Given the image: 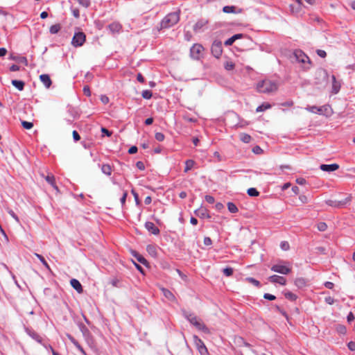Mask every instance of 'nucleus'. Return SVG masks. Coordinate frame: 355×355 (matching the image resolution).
<instances>
[{
  "mask_svg": "<svg viewBox=\"0 0 355 355\" xmlns=\"http://www.w3.org/2000/svg\"><path fill=\"white\" fill-rule=\"evenodd\" d=\"M132 254L139 263H141L144 265H147V263H148L147 260L142 255L139 254L137 252L132 250Z\"/></svg>",
  "mask_w": 355,
  "mask_h": 355,
  "instance_id": "nucleus-22",
  "label": "nucleus"
},
{
  "mask_svg": "<svg viewBox=\"0 0 355 355\" xmlns=\"http://www.w3.org/2000/svg\"><path fill=\"white\" fill-rule=\"evenodd\" d=\"M293 54L298 62L306 63L308 62L311 63L309 58L300 49L295 50Z\"/></svg>",
  "mask_w": 355,
  "mask_h": 355,
  "instance_id": "nucleus-7",
  "label": "nucleus"
},
{
  "mask_svg": "<svg viewBox=\"0 0 355 355\" xmlns=\"http://www.w3.org/2000/svg\"><path fill=\"white\" fill-rule=\"evenodd\" d=\"M195 162L192 159H187L185 162V168H184V172L187 173L189 171H190L194 166Z\"/></svg>",
  "mask_w": 355,
  "mask_h": 355,
  "instance_id": "nucleus-32",
  "label": "nucleus"
},
{
  "mask_svg": "<svg viewBox=\"0 0 355 355\" xmlns=\"http://www.w3.org/2000/svg\"><path fill=\"white\" fill-rule=\"evenodd\" d=\"M204 50L203 46L200 44H193L190 49V55L193 59L199 60Z\"/></svg>",
  "mask_w": 355,
  "mask_h": 355,
  "instance_id": "nucleus-4",
  "label": "nucleus"
},
{
  "mask_svg": "<svg viewBox=\"0 0 355 355\" xmlns=\"http://www.w3.org/2000/svg\"><path fill=\"white\" fill-rule=\"evenodd\" d=\"M153 93L150 90H144L141 93V96L145 99H150L152 97Z\"/></svg>",
  "mask_w": 355,
  "mask_h": 355,
  "instance_id": "nucleus-42",
  "label": "nucleus"
},
{
  "mask_svg": "<svg viewBox=\"0 0 355 355\" xmlns=\"http://www.w3.org/2000/svg\"><path fill=\"white\" fill-rule=\"evenodd\" d=\"M347 346L351 351H355V342L350 341Z\"/></svg>",
  "mask_w": 355,
  "mask_h": 355,
  "instance_id": "nucleus-64",
  "label": "nucleus"
},
{
  "mask_svg": "<svg viewBox=\"0 0 355 355\" xmlns=\"http://www.w3.org/2000/svg\"><path fill=\"white\" fill-rule=\"evenodd\" d=\"M271 270L282 275H287L291 271V268L286 265L275 264L271 267Z\"/></svg>",
  "mask_w": 355,
  "mask_h": 355,
  "instance_id": "nucleus-6",
  "label": "nucleus"
},
{
  "mask_svg": "<svg viewBox=\"0 0 355 355\" xmlns=\"http://www.w3.org/2000/svg\"><path fill=\"white\" fill-rule=\"evenodd\" d=\"M145 227L148 232H151L154 235H158L159 234V230L152 222H146Z\"/></svg>",
  "mask_w": 355,
  "mask_h": 355,
  "instance_id": "nucleus-12",
  "label": "nucleus"
},
{
  "mask_svg": "<svg viewBox=\"0 0 355 355\" xmlns=\"http://www.w3.org/2000/svg\"><path fill=\"white\" fill-rule=\"evenodd\" d=\"M236 7L234 6H225L223 8V11L225 13L235 12Z\"/></svg>",
  "mask_w": 355,
  "mask_h": 355,
  "instance_id": "nucleus-39",
  "label": "nucleus"
},
{
  "mask_svg": "<svg viewBox=\"0 0 355 355\" xmlns=\"http://www.w3.org/2000/svg\"><path fill=\"white\" fill-rule=\"evenodd\" d=\"M337 331L340 333V334H345L346 332V328L345 326L343 325H338V327H337Z\"/></svg>",
  "mask_w": 355,
  "mask_h": 355,
  "instance_id": "nucleus-58",
  "label": "nucleus"
},
{
  "mask_svg": "<svg viewBox=\"0 0 355 355\" xmlns=\"http://www.w3.org/2000/svg\"><path fill=\"white\" fill-rule=\"evenodd\" d=\"M138 150V148L137 146H131L129 150H128V153L130 154H135L137 152Z\"/></svg>",
  "mask_w": 355,
  "mask_h": 355,
  "instance_id": "nucleus-62",
  "label": "nucleus"
},
{
  "mask_svg": "<svg viewBox=\"0 0 355 355\" xmlns=\"http://www.w3.org/2000/svg\"><path fill=\"white\" fill-rule=\"evenodd\" d=\"M26 332L27 334L31 336L33 340L37 341V343L42 344V337L34 330L27 328L26 329Z\"/></svg>",
  "mask_w": 355,
  "mask_h": 355,
  "instance_id": "nucleus-14",
  "label": "nucleus"
},
{
  "mask_svg": "<svg viewBox=\"0 0 355 355\" xmlns=\"http://www.w3.org/2000/svg\"><path fill=\"white\" fill-rule=\"evenodd\" d=\"M317 227L319 231L324 232L327 229V225L324 222H320Z\"/></svg>",
  "mask_w": 355,
  "mask_h": 355,
  "instance_id": "nucleus-46",
  "label": "nucleus"
},
{
  "mask_svg": "<svg viewBox=\"0 0 355 355\" xmlns=\"http://www.w3.org/2000/svg\"><path fill=\"white\" fill-rule=\"evenodd\" d=\"M148 252L152 256V257H156L157 256V251L155 246L152 245H148L146 248Z\"/></svg>",
  "mask_w": 355,
  "mask_h": 355,
  "instance_id": "nucleus-37",
  "label": "nucleus"
},
{
  "mask_svg": "<svg viewBox=\"0 0 355 355\" xmlns=\"http://www.w3.org/2000/svg\"><path fill=\"white\" fill-rule=\"evenodd\" d=\"M284 296L286 299L291 300V301H295L297 299V295L292 292L287 291L284 293Z\"/></svg>",
  "mask_w": 355,
  "mask_h": 355,
  "instance_id": "nucleus-36",
  "label": "nucleus"
},
{
  "mask_svg": "<svg viewBox=\"0 0 355 355\" xmlns=\"http://www.w3.org/2000/svg\"><path fill=\"white\" fill-rule=\"evenodd\" d=\"M203 243L205 245H211L212 244V241L209 237L205 236L204 238Z\"/></svg>",
  "mask_w": 355,
  "mask_h": 355,
  "instance_id": "nucleus-56",
  "label": "nucleus"
},
{
  "mask_svg": "<svg viewBox=\"0 0 355 355\" xmlns=\"http://www.w3.org/2000/svg\"><path fill=\"white\" fill-rule=\"evenodd\" d=\"M8 213L17 222L19 223V219L18 216L15 214V212L10 209H8Z\"/></svg>",
  "mask_w": 355,
  "mask_h": 355,
  "instance_id": "nucleus-49",
  "label": "nucleus"
},
{
  "mask_svg": "<svg viewBox=\"0 0 355 355\" xmlns=\"http://www.w3.org/2000/svg\"><path fill=\"white\" fill-rule=\"evenodd\" d=\"M83 92H84V94L87 96H89L91 95V92H90V89H89V86L85 85L83 87Z\"/></svg>",
  "mask_w": 355,
  "mask_h": 355,
  "instance_id": "nucleus-59",
  "label": "nucleus"
},
{
  "mask_svg": "<svg viewBox=\"0 0 355 355\" xmlns=\"http://www.w3.org/2000/svg\"><path fill=\"white\" fill-rule=\"evenodd\" d=\"M86 36L83 32L76 33L72 38L71 44L75 47H79L83 45L85 42Z\"/></svg>",
  "mask_w": 355,
  "mask_h": 355,
  "instance_id": "nucleus-3",
  "label": "nucleus"
},
{
  "mask_svg": "<svg viewBox=\"0 0 355 355\" xmlns=\"http://www.w3.org/2000/svg\"><path fill=\"white\" fill-rule=\"evenodd\" d=\"M162 291L164 297L168 300L171 302H175L176 300L175 295L169 290L162 288Z\"/></svg>",
  "mask_w": 355,
  "mask_h": 355,
  "instance_id": "nucleus-21",
  "label": "nucleus"
},
{
  "mask_svg": "<svg viewBox=\"0 0 355 355\" xmlns=\"http://www.w3.org/2000/svg\"><path fill=\"white\" fill-rule=\"evenodd\" d=\"M80 5L85 8H88L90 6V0H78Z\"/></svg>",
  "mask_w": 355,
  "mask_h": 355,
  "instance_id": "nucleus-47",
  "label": "nucleus"
},
{
  "mask_svg": "<svg viewBox=\"0 0 355 355\" xmlns=\"http://www.w3.org/2000/svg\"><path fill=\"white\" fill-rule=\"evenodd\" d=\"M234 343L238 347L245 346L250 347L251 345L248 343L245 342V340L241 336H236L234 338Z\"/></svg>",
  "mask_w": 355,
  "mask_h": 355,
  "instance_id": "nucleus-20",
  "label": "nucleus"
},
{
  "mask_svg": "<svg viewBox=\"0 0 355 355\" xmlns=\"http://www.w3.org/2000/svg\"><path fill=\"white\" fill-rule=\"evenodd\" d=\"M280 247L283 250H288L289 249V243L287 241H282Z\"/></svg>",
  "mask_w": 355,
  "mask_h": 355,
  "instance_id": "nucleus-51",
  "label": "nucleus"
},
{
  "mask_svg": "<svg viewBox=\"0 0 355 355\" xmlns=\"http://www.w3.org/2000/svg\"><path fill=\"white\" fill-rule=\"evenodd\" d=\"M320 168L326 172H332L335 171L339 168V165L337 164H321L320 166Z\"/></svg>",
  "mask_w": 355,
  "mask_h": 355,
  "instance_id": "nucleus-13",
  "label": "nucleus"
},
{
  "mask_svg": "<svg viewBox=\"0 0 355 355\" xmlns=\"http://www.w3.org/2000/svg\"><path fill=\"white\" fill-rule=\"evenodd\" d=\"M136 166L141 171H143L145 169V166H144V162H142L141 161H138L137 163H136Z\"/></svg>",
  "mask_w": 355,
  "mask_h": 355,
  "instance_id": "nucleus-55",
  "label": "nucleus"
},
{
  "mask_svg": "<svg viewBox=\"0 0 355 355\" xmlns=\"http://www.w3.org/2000/svg\"><path fill=\"white\" fill-rule=\"evenodd\" d=\"M73 138L75 141H78L80 139V136L76 130H73L72 132Z\"/></svg>",
  "mask_w": 355,
  "mask_h": 355,
  "instance_id": "nucleus-52",
  "label": "nucleus"
},
{
  "mask_svg": "<svg viewBox=\"0 0 355 355\" xmlns=\"http://www.w3.org/2000/svg\"><path fill=\"white\" fill-rule=\"evenodd\" d=\"M180 20L179 12H173L168 14L161 21L160 28H168L176 24Z\"/></svg>",
  "mask_w": 355,
  "mask_h": 355,
  "instance_id": "nucleus-2",
  "label": "nucleus"
},
{
  "mask_svg": "<svg viewBox=\"0 0 355 355\" xmlns=\"http://www.w3.org/2000/svg\"><path fill=\"white\" fill-rule=\"evenodd\" d=\"M101 171L107 175H110L112 174L111 166L107 164H103L101 166Z\"/></svg>",
  "mask_w": 355,
  "mask_h": 355,
  "instance_id": "nucleus-29",
  "label": "nucleus"
},
{
  "mask_svg": "<svg viewBox=\"0 0 355 355\" xmlns=\"http://www.w3.org/2000/svg\"><path fill=\"white\" fill-rule=\"evenodd\" d=\"M234 270L231 267H227L223 270V274L227 277H230L233 275Z\"/></svg>",
  "mask_w": 355,
  "mask_h": 355,
  "instance_id": "nucleus-43",
  "label": "nucleus"
},
{
  "mask_svg": "<svg viewBox=\"0 0 355 355\" xmlns=\"http://www.w3.org/2000/svg\"><path fill=\"white\" fill-rule=\"evenodd\" d=\"M328 109L327 106H322V107H317L315 105L313 106H307L306 107V110H308L310 112L313 113H318L320 114H323L324 111H327Z\"/></svg>",
  "mask_w": 355,
  "mask_h": 355,
  "instance_id": "nucleus-11",
  "label": "nucleus"
},
{
  "mask_svg": "<svg viewBox=\"0 0 355 355\" xmlns=\"http://www.w3.org/2000/svg\"><path fill=\"white\" fill-rule=\"evenodd\" d=\"M227 209L230 212L233 213V214L236 213L239 211L236 205L232 202H229L227 203Z\"/></svg>",
  "mask_w": 355,
  "mask_h": 355,
  "instance_id": "nucleus-34",
  "label": "nucleus"
},
{
  "mask_svg": "<svg viewBox=\"0 0 355 355\" xmlns=\"http://www.w3.org/2000/svg\"><path fill=\"white\" fill-rule=\"evenodd\" d=\"M208 21L205 19H199L193 26V31L196 33H199L200 31H203V28L206 26L207 24Z\"/></svg>",
  "mask_w": 355,
  "mask_h": 355,
  "instance_id": "nucleus-10",
  "label": "nucleus"
},
{
  "mask_svg": "<svg viewBox=\"0 0 355 355\" xmlns=\"http://www.w3.org/2000/svg\"><path fill=\"white\" fill-rule=\"evenodd\" d=\"M193 339L200 353L202 355L207 354V349L204 343L197 336H193Z\"/></svg>",
  "mask_w": 355,
  "mask_h": 355,
  "instance_id": "nucleus-9",
  "label": "nucleus"
},
{
  "mask_svg": "<svg viewBox=\"0 0 355 355\" xmlns=\"http://www.w3.org/2000/svg\"><path fill=\"white\" fill-rule=\"evenodd\" d=\"M268 279L272 283H277L281 285H285L286 282V280L284 277H281L276 275L269 277Z\"/></svg>",
  "mask_w": 355,
  "mask_h": 355,
  "instance_id": "nucleus-15",
  "label": "nucleus"
},
{
  "mask_svg": "<svg viewBox=\"0 0 355 355\" xmlns=\"http://www.w3.org/2000/svg\"><path fill=\"white\" fill-rule=\"evenodd\" d=\"M41 82L46 88H49L52 84L50 76L48 74H42L40 76Z\"/></svg>",
  "mask_w": 355,
  "mask_h": 355,
  "instance_id": "nucleus-18",
  "label": "nucleus"
},
{
  "mask_svg": "<svg viewBox=\"0 0 355 355\" xmlns=\"http://www.w3.org/2000/svg\"><path fill=\"white\" fill-rule=\"evenodd\" d=\"M12 85L19 91H22L24 88L25 83L22 80H12Z\"/></svg>",
  "mask_w": 355,
  "mask_h": 355,
  "instance_id": "nucleus-23",
  "label": "nucleus"
},
{
  "mask_svg": "<svg viewBox=\"0 0 355 355\" xmlns=\"http://www.w3.org/2000/svg\"><path fill=\"white\" fill-rule=\"evenodd\" d=\"M205 200L209 204H213L215 201L214 198L209 195L205 196Z\"/></svg>",
  "mask_w": 355,
  "mask_h": 355,
  "instance_id": "nucleus-54",
  "label": "nucleus"
},
{
  "mask_svg": "<svg viewBox=\"0 0 355 355\" xmlns=\"http://www.w3.org/2000/svg\"><path fill=\"white\" fill-rule=\"evenodd\" d=\"M234 42H235V40L234 39L233 36H232L230 38H229L228 40H227L225 42V46H231Z\"/></svg>",
  "mask_w": 355,
  "mask_h": 355,
  "instance_id": "nucleus-57",
  "label": "nucleus"
},
{
  "mask_svg": "<svg viewBox=\"0 0 355 355\" xmlns=\"http://www.w3.org/2000/svg\"><path fill=\"white\" fill-rule=\"evenodd\" d=\"M317 54L321 58H325L327 55L326 52L324 50L318 49L316 51Z\"/></svg>",
  "mask_w": 355,
  "mask_h": 355,
  "instance_id": "nucleus-61",
  "label": "nucleus"
},
{
  "mask_svg": "<svg viewBox=\"0 0 355 355\" xmlns=\"http://www.w3.org/2000/svg\"><path fill=\"white\" fill-rule=\"evenodd\" d=\"M234 64L231 62V61H227L225 64H224V67L226 70H228V71H230V70H232L234 69Z\"/></svg>",
  "mask_w": 355,
  "mask_h": 355,
  "instance_id": "nucleus-45",
  "label": "nucleus"
},
{
  "mask_svg": "<svg viewBox=\"0 0 355 355\" xmlns=\"http://www.w3.org/2000/svg\"><path fill=\"white\" fill-rule=\"evenodd\" d=\"M60 28H61V26L60 24H54L50 27L49 31L51 34H56L59 32V31L60 30Z\"/></svg>",
  "mask_w": 355,
  "mask_h": 355,
  "instance_id": "nucleus-38",
  "label": "nucleus"
},
{
  "mask_svg": "<svg viewBox=\"0 0 355 355\" xmlns=\"http://www.w3.org/2000/svg\"><path fill=\"white\" fill-rule=\"evenodd\" d=\"M101 132L107 137H110L112 135V132L108 130L107 128L104 127L101 128Z\"/></svg>",
  "mask_w": 355,
  "mask_h": 355,
  "instance_id": "nucleus-53",
  "label": "nucleus"
},
{
  "mask_svg": "<svg viewBox=\"0 0 355 355\" xmlns=\"http://www.w3.org/2000/svg\"><path fill=\"white\" fill-rule=\"evenodd\" d=\"M35 256L40 259V261L42 262V263L44 266L46 268L50 269L49 265L41 254L35 253Z\"/></svg>",
  "mask_w": 355,
  "mask_h": 355,
  "instance_id": "nucleus-41",
  "label": "nucleus"
},
{
  "mask_svg": "<svg viewBox=\"0 0 355 355\" xmlns=\"http://www.w3.org/2000/svg\"><path fill=\"white\" fill-rule=\"evenodd\" d=\"M245 281L248 282V283H250V284H253L254 286H255L257 287H259L261 286L260 282L258 280H257L254 278H253V277H246L245 279Z\"/></svg>",
  "mask_w": 355,
  "mask_h": 355,
  "instance_id": "nucleus-35",
  "label": "nucleus"
},
{
  "mask_svg": "<svg viewBox=\"0 0 355 355\" xmlns=\"http://www.w3.org/2000/svg\"><path fill=\"white\" fill-rule=\"evenodd\" d=\"M69 340L75 345L76 346L79 343L70 334L67 335Z\"/></svg>",
  "mask_w": 355,
  "mask_h": 355,
  "instance_id": "nucleus-60",
  "label": "nucleus"
},
{
  "mask_svg": "<svg viewBox=\"0 0 355 355\" xmlns=\"http://www.w3.org/2000/svg\"><path fill=\"white\" fill-rule=\"evenodd\" d=\"M155 137L158 141H162L165 138L164 135L162 132H156Z\"/></svg>",
  "mask_w": 355,
  "mask_h": 355,
  "instance_id": "nucleus-48",
  "label": "nucleus"
},
{
  "mask_svg": "<svg viewBox=\"0 0 355 355\" xmlns=\"http://www.w3.org/2000/svg\"><path fill=\"white\" fill-rule=\"evenodd\" d=\"M295 285L299 288H302L303 287H304L306 285V281L305 279L302 278V277H299V278H297L295 280Z\"/></svg>",
  "mask_w": 355,
  "mask_h": 355,
  "instance_id": "nucleus-27",
  "label": "nucleus"
},
{
  "mask_svg": "<svg viewBox=\"0 0 355 355\" xmlns=\"http://www.w3.org/2000/svg\"><path fill=\"white\" fill-rule=\"evenodd\" d=\"M351 196H348L343 200L337 201L328 200L326 201L327 205L334 207H341L345 206L348 202L351 200Z\"/></svg>",
  "mask_w": 355,
  "mask_h": 355,
  "instance_id": "nucleus-8",
  "label": "nucleus"
},
{
  "mask_svg": "<svg viewBox=\"0 0 355 355\" xmlns=\"http://www.w3.org/2000/svg\"><path fill=\"white\" fill-rule=\"evenodd\" d=\"M332 79V89H333V93L337 94L340 88V85L338 82L336 81L335 76H331Z\"/></svg>",
  "mask_w": 355,
  "mask_h": 355,
  "instance_id": "nucleus-24",
  "label": "nucleus"
},
{
  "mask_svg": "<svg viewBox=\"0 0 355 355\" xmlns=\"http://www.w3.org/2000/svg\"><path fill=\"white\" fill-rule=\"evenodd\" d=\"M270 107H271V105L270 103H264L257 107L256 112H263L268 109H270Z\"/></svg>",
  "mask_w": 355,
  "mask_h": 355,
  "instance_id": "nucleus-31",
  "label": "nucleus"
},
{
  "mask_svg": "<svg viewBox=\"0 0 355 355\" xmlns=\"http://www.w3.org/2000/svg\"><path fill=\"white\" fill-rule=\"evenodd\" d=\"M193 326H195L198 329L203 331L204 333H209V329L206 327V325L200 322L198 319L193 324Z\"/></svg>",
  "mask_w": 355,
  "mask_h": 355,
  "instance_id": "nucleus-19",
  "label": "nucleus"
},
{
  "mask_svg": "<svg viewBox=\"0 0 355 355\" xmlns=\"http://www.w3.org/2000/svg\"><path fill=\"white\" fill-rule=\"evenodd\" d=\"M71 286L74 288L78 293H82L83 292V288L78 280L76 279H72L70 281Z\"/></svg>",
  "mask_w": 355,
  "mask_h": 355,
  "instance_id": "nucleus-17",
  "label": "nucleus"
},
{
  "mask_svg": "<svg viewBox=\"0 0 355 355\" xmlns=\"http://www.w3.org/2000/svg\"><path fill=\"white\" fill-rule=\"evenodd\" d=\"M211 51L215 58H219L223 53L221 42L215 40L211 45Z\"/></svg>",
  "mask_w": 355,
  "mask_h": 355,
  "instance_id": "nucleus-5",
  "label": "nucleus"
},
{
  "mask_svg": "<svg viewBox=\"0 0 355 355\" xmlns=\"http://www.w3.org/2000/svg\"><path fill=\"white\" fill-rule=\"evenodd\" d=\"M10 58L13 60L17 61L19 63H24L26 66L28 65V61L26 57L24 56H19V57H15L11 56Z\"/></svg>",
  "mask_w": 355,
  "mask_h": 355,
  "instance_id": "nucleus-33",
  "label": "nucleus"
},
{
  "mask_svg": "<svg viewBox=\"0 0 355 355\" xmlns=\"http://www.w3.org/2000/svg\"><path fill=\"white\" fill-rule=\"evenodd\" d=\"M248 194L252 197H257L259 195V192L255 188H250L247 191Z\"/></svg>",
  "mask_w": 355,
  "mask_h": 355,
  "instance_id": "nucleus-40",
  "label": "nucleus"
},
{
  "mask_svg": "<svg viewBox=\"0 0 355 355\" xmlns=\"http://www.w3.org/2000/svg\"><path fill=\"white\" fill-rule=\"evenodd\" d=\"M108 28L112 33H118L121 29V26L119 23L113 22L108 26Z\"/></svg>",
  "mask_w": 355,
  "mask_h": 355,
  "instance_id": "nucleus-25",
  "label": "nucleus"
},
{
  "mask_svg": "<svg viewBox=\"0 0 355 355\" xmlns=\"http://www.w3.org/2000/svg\"><path fill=\"white\" fill-rule=\"evenodd\" d=\"M252 151L255 154H259L262 152V149L259 146H256L252 148Z\"/></svg>",
  "mask_w": 355,
  "mask_h": 355,
  "instance_id": "nucleus-63",
  "label": "nucleus"
},
{
  "mask_svg": "<svg viewBox=\"0 0 355 355\" xmlns=\"http://www.w3.org/2000/svg\"><path fill=\"white\" fill-rule=\"evenodd\" d=\"M194 213L197 216H198L201 218H210V216L208 214L207 209L204 207H200V209H196L194 211Z\"/></svg>",
  "mask_w": 355,
  "mask_h": 355,
  "instance_id": "nucleus-16",
  "label": "nucleus"
},
{
  "mask_svg": "<svg viewBox=\"0 0 355 355\" xmlns=\"http://www.w3.org/2000/svg\"><path fill=\"white\" fill-rule=\"evenodd\" d=\"M46 181L51 184L55 189L58 190V187L55 185V177L53 175H48L45 177Z\"/></svg>",
  "mask_w": 355,
  "mask_h": 355,
  "instance_id": "nucleus-26",
  "label": "nucleus"
},
{
  "mask_svg": "<svg viewBox=\"0 0 355 355\" xmlns=\"http://www.w3.org/2000/svg\"><path fill=\"white\" fill-rule=\"evenodd\" d=\"M277 88V83L268 79L263 80L257 85V89L260 93L269 94L275 92Z\"/></svg>",
  "mask_w": 355,
  "mask_h": 355,
  "instance_id": "nucleus-1",
  "label": "nucleus"
},
{
  "mask_svg": "<svg viewBox=\"0 0 355 355\" xmlns=\"http://www.w3.org/2000/svg\"><path fill=\"white\" fill-rule=\"evenodd\" d=\"M21 125L24 128H25L26 130H30L33 127V123L32 122L22 121Z\"/></svg>",
  "mask_w": 355,
  "mask_h": 355,
  "instance_id": "nucleus-44",
  "label": "nucleus"
},
{
  "mask_svg": "<svg viewBox=\"0 0 355 355\" xmlns=\"http://www.w3.org/2000/svg\"><path fill=\"white\" fill-rule=\"evenodd\" d=\"M263 297L266 300H268L270 301L275 300L276 299V297L274 295L270 294V293H265L263 295Z\"/></svg>",
  "mask_w": 355,
  "mask_h": 355,
  "instance_id": "nucleus-50",
  "label": "nucleus"
},
{
  "mask_svg": "<svg viewBox=\"0 0 355 355\" xmlns=\"http://www.w3.org/2000/svg\"><path fill=\"white\" fill-rule=\"evenodd\" d=\"M239 138L243 143H245V144L250 143L252 140L251 136L246 133L240 134Z\"/></svg>",
  "mask_w": 355,
  "mask_h": 355,
  "instance_id": "nucleus-30",
  "label": "nucleus"
},
{
  "mask_svg": "<svg viewBox=\"0 0 355 355\" xmlns=\"http://www.w3.org/2000/svg\"><path fill=\"white\" fill-rule=\"evenodd\" d=\"M184 317L189 321L191 324H193L197 320V317L193 314L188 312L184 311Z\"/></svg>",
  "mask_w": 355,
  "mask_h": 355,
  "instance_id": "nucleus-28",
  "label": "nucleus"
}]
</instances>
